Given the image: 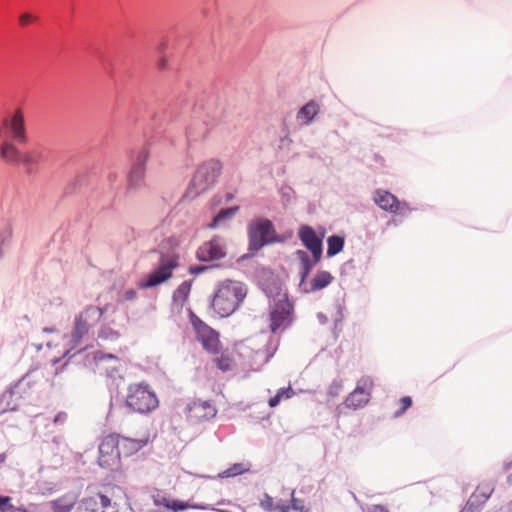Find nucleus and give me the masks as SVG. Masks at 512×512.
Instances as JSON below:
<instances>
[{
  "label": "nucleus",
  "instance_id": "nucleus-42",
  "mask_svg": "<svg viewBox=\"0 0 512 512\" xmlns=\"http://www.w3.org/2000/svg\"><path fill=\"white\" fill-rule=\"evenodd\" d=\"M281 512H307V510H301L296 508L282 507Z\"/></svg>",
  "mask_w": 512,
  "mask_h": 512
},
{
  "label": "nucleus",
  "instance_id": "nucleus-9",
  "mask_svg": "<svg viewBox=\"0 0 512 512\" xmlns=\"http://www.w3.org/2000/svg\"><path fill=\"white\" fill-rule=\"evenodd\" d=\"M293 305L286 294H278L270 311V329L273 333L292 322Z\"/></svg>",
  "mask_w": 512,
  "mask_h": 512
},
{
  "label": "nucleus",
  "instance_id": "nucleus-21",
  "mask_svg": "<svg viewBox=\"0 0 512 512\" xmlns=\"http://www.w3.org/2000/svg\"><path fill=\"white\" fill-rule=\"evenodd\" d=\"M334 277L328 271H318L311 282L308 284L306 281L303 286H300L303 292L305 293H313L324 289L328 285H330L333 281Z\"/></svg>",
  "mask_w": 512,
  "mask_h": 512
},
{
  "label": "nucleus",
  "instance_id": "nucleus-15",
  "mask_svg": "<svg viewBox=\"0 0 512 512\" xmlns=\"http://www.w3.org/2000/svg\"><path fill=\"white\" fill-rule=\"evenodd\" d=\"M225 256V247L220 238H213L203 243L197 250V257L201 261L219 260Z\"/></svg>",
  "mask_w": 512,
  "mask_h": 512
},
{
  "label": "nucleus",
  "instance_id": "nucleus-3",
  "mask_svg": "<svg viewBox=\"0 0 512 512\" xmlns=\"http://www.w3.org/2000/svg\"><path fill=\"white\" fill-rule=\"evenodd\" d=\"M125 404L133 412L147 414L158 407L159 400L148 384L133 383L128 386Z\"/></svg>",
  "mask_w": 512,
  "mask_h": 512
},
{
  "label": "nucleus",
  "instance_id": "nucleus-20",
  "mask_svg": "<svg viewBox=\"0 0 512 512\" xmlns=\"http://www.w3.org/2000/svg\"><path fill=\"white\" fill-rule=\"evenodd\" d=\"M0 157L1 159L10 165H21L22 152L17 148L16 142L10 141L9 139L0 140Z\"/></svg>",
  "mask_w": 512,
  "mask_h": 512
},
{
  "label": "nucleus",
  "instance_id": "nucleus-11",
  "mask_svg": "<svg viewBox=\"0 0 512 512\" xmlns=\"http://www.w3.org/2000/svg\"><path fill=\"white\" fill-rule=\"evenodd\" d=\"M373 381L365 376L358 380L355 389L345 399V406L354 410L364 407L370 399Z\"/></svg>",
  "mask_w": 512,
  "mask_h": 512
},
{
  "label": "nucleus",
  "instance_id": "nucleus-26",
  "mask_svg": "<svg viewBox=\"0 0 512 512\" xmlns=\"http://www.w3.org/2000/svg\"><path fill=\"white\" fill-rule=\"evenodd\" d=\"M43 159L42 153L36 149L22 152L21 164L26 166L39 164Z\"/></svg>",
  "mask_w": 512,
  "mask_h": 512
},
{
  "label": "nucleus",
  "instance_id": "nucleus-40",
  "mask_svg": "<svg viewBox=\"0 0 512 512\" xmlns=\"http://www.w3.org/2000/svg\"><path fill=\"white\" fill-rule=\"evenodd\" d=\"M126 300H132L136 297V291L133 289L127 290L124 294Z\"/></svg>",
  "mask_w": 512,
  "mask_h": 512
},
{
  "label": "nucleus",
  "instance_id": "nucleus-30",
  "mask_svg": "<svg viewBox=\"0 0 512 512\" xmlns=\"http://www.w3.org/2000/svg\"><path fill=\"white\" fill-rule=\"evenodd\" d=\"M293 395H294V391L292 390V388H291V387L281 388V389L277 392V394H276L275 396H273V397H271V398L269 399V406H270L271 408H274V407H276V406L280 403L281 399H283V398H285V399H289V398H291Z\"/></svg>",
  "mask_w": 512,
  "mask_h": 512
},
{
  "label": "nucleus",
  "instance_id": "nucleus-44",
  "mask_svg": "<svg viewBox=\"0 0 512 512\" xmlns=\"http://www.w3.org/2000/svg\"><path fill=\"white\" fill-rule=\"evenodd\" d=\"M508 483H509L510 485H512V475H510V476L508 477Z\"/></svg>",
  "mask_w": 512,
  "mask_h": 512
},
{
  "label": "nucleus",
  "instance_id": "nucleus-8",
  "mask_svg": "<svg viewBox=\"0 0 512 512\" xmlns=\"http://www.w3.org/2000/svg\"><path fill=\"white\" fill-rule=\"evenodd\" d=\"M121 454L118 445V434L105 436L98 447V465L112 470L120 464Z\"/></svg>",
  "mask_w": 512,
  "mask_h": 512
},
{
  "label": "nucleus",
  "instance_id": "nucleus-32",
  "mask_svg": "<svg viewBox=\"0 0 512 512\" xmlns=\"http://www.w3.org/2000/svg\"><path fill=\"white\" fill-rule=\"evenodd\" d=\"M214 362H215L217 368L223 372L231 370V368L233 366V359L228 354H221V356L217 357L214 360Z\"/></svg>",
  "mask_w": 512,
  "mask_h": 512
},
{
  "label": "nucleus",
  "instance_id": "nucleus-27",
  "mask_svg": "<svg viewBox=\"0 0 512 512\" xmlns=\"http://www.w3.org/2000/svg\"><path fill=\"white\" fill-rule=\"evenodd\" d=\"M327 243V255L334 256L343 249L344 239L339 236L333 235L328 238Z\"/></svg>",
  "mask_w": 512,
  "mask_h": 512
},
{
  "label": "nucleus",
  "instance_id": "nucleus-38",
  "mask_svg": "<svg viewBox=\"0 0 512 512\" xmlns=\"http://www.w3.org/2000/svg\"><path fill=\"white\" fill-rule=\"evenodd\" d=\"M287 508H296L305 510L304 501L301 499H297L294 497V492H292L291 505L286 506Z\"/></svg>",
  "mask_w": 512,
  "mask_h": 512
},
{
  "label": "nucleus",
  "instance_id": "nucleus-18",
  "mask_svg": "<svg viewBox=\"0 0 512 512\" xmlns=\"http://www.w3.org/2000/svg\"><path fill=\"white\" fill-rule=\"evenodd\" d=\"M148 156L146 153H141L134 166L132 167L128 177V189L136 190L141 188L145 183V166Z\"/></svg>",
  "mask_w": 512,
  "mask_h": 512
},
{
  "label": "nucleus",
  "instance_id": "nucleus-23",
  "mask_svg": "<svg viewBox=\"0 0 512 512\" xmlns=\"http://www.w3.org/2000/svg\"><path fill=\"white\" fill-rule=\"evenodd\" d=\"M296 256L298 260L300 261V283L299 286H303L304 282L306 281L310 271L312 270L313 266L317 264L319 261H315V258L313 260L309 257L307 252L303 250H298L296 252Z\"/></svg>",
  "mask_w": 512,
  "mask_h": 512
},
{
  "label": "nucleus",
  "instance_id": "nucleus-41",
  "mask_svg": "<svg viewBox=\"0 0 512 512\" xmlns=\"http://www.w3.org/2000/svg\"><path fill=\"white\" fill-rule=\"evenodd\" d=\"M205 269H206V267L197 266V267L190 268V272L193 273V274H198L200 272H203Z\"/></svg>",
  "mask_w": 512,
  "mask_h": 512
},
{
  "label": "nucleus",
  "instance_id": "nucleus-34",
  "mask_svg": "<svg viewBox=\"0 0 512 512\" xmlns=\"http://www.w3.org/2000/svg\"><path fill=\"white\" fill-rule=\"evenodd\" d=\"M244 471H245V468L243 467V464L237 463V464H234L232 467L221 472L219 474V477H221V478L234 477V476L242 474Z\"/></svg>",
  "mask_w": 512,
  "mask_h": 512
},
{
  "label": "nucleus",
  "instance_id": "nucleus-4",
  "mask_svg": "<svg viewBox=\"0 0 512 512\" xmlns=\"http://www.w3.org/2000/svg\"><path fill=\"white\" fill-rule=\"evenodd\" d=\"M6 139L20 145L28 143L26 114L23 108L14 109L0 121V140Z\"/></svg>",
  "mask_w": 512,
  "mask_h": 512
},
{
  "label": "nucleus",
  "instance_id": "nucleus-35",
  "mask_svg": "<svg viewBox=\"0 0 512 512\" xmlns=\"http://www.w3.org/2000/svg\"><path fill=\"white\" fill-rule=\"evenodd\" d=\"M163 505L174 512L186 510L190 505L186 502L164 499Z\"/></svg>",
  "mask_w": 512,
  "mask_h": 512
},
{
  "label": "nucleus",
  "instance_id": "nucleus-24",
  "mask_svg": "<svg viewBox=\"0 0 512 512\" xmlns=\"http://www.w3.org/2000/svg\"><path fill=\"white\" fill-rule=\"evenodd\" d=\"M318 113V103L311 100L298 111L297 120L303 125H308L314 120Z\"/></svg>",
  "mask_w": 512,
  "mask_h": 512
},
{
  "label": "nucleus",
  "instance_id": "nucleus-36",
  "mask_svg": "<svg viewBox=\"0 0 512 512\" xmlns=\"http://www.w3.org/2000/svg\"><path fill=\"white\" fill-rule=\"evenodd\" d=\"M400 408L395 411L394 416L400 417L405 411L412 406V398L410 396H404L399 400Z\"/></svg>",
  "mask_w": 512,
  "mask_h": 512
},
{
  "label": "nucleus",
  "instance_id": "nucleus-37",
  "mask_svg": "<svg viewBox=\"0 0 512 512\" xmlns=\"http://www.w3.org/2000/svg\"><path fill=\"white\" fill-rule=\"evenodd\" d=\"M36 20H37V17L33 16L32 14L24 13V14L20 15V17H19V24L21 26L25 27Z\"/></svg>",
  "mask_w": 512,
  "mask_h": 512
},
{
  "label": "nucleus",
  "instance_id": "nucleus-16",
  "mask_svg": "<svg viewBox=\"0 0 512 512\" xmlns=\"http://www.w3.org/2000/svg\"><path fill=\"white\" fill-rule=\"evenodd\" d=\"M151 442L149 435H143L139 438H130L118 435V445L121 456L130 457Z\"/></svg>",
  "mask_w": 512,
  "mask_h": 512
},
{
  "label": "nucleus",
  "instance_id": "nucleus-14",
  "mask_svg": "<svg viewBox=\"0 0 512 512\" xmlns=\"http://www.w3.org/2000/svg\"><path fill=\"white\" fill-rule=\"evenodd\" d=\"M374 201L381 209L391 213H403L409 210L406 203H401L396 196L386 190H376Z\"/></svg>",
  "mask_w": 512,
  "mask_h": 512
},
{
  "label": "nucleus",
  "instance_id": "nucleus-19",
  "mask_svg": "<svg viewBox=\"0 0 512 512\" xmlns=\"http://www.w3.org/2000/svg\"><path fill=\"white\" fill-rule=\"evenodd\" d=\"M82 506L86 512H105L106 508L111 506V499L97 492L83 498Z\"/></svg>",
  "mask_w": 512,
  "mask_h": 512
},
{
  "label": "nucleus",
  "instance_id": "nucleus-13",
  "mask_svg": "<svg viewBox=\"0 0 512 512\" xmlns=\"http://www.w3.org/2000/svg\"><path fill=\"white\" fill-rule=\"evenodd\" d=\"M216 413L217 410L210 401L194 400L185 408L187 418L196 422L211 419Z\"/></svg>",
  "mask_w": 512,
  "mask_h": 512
},
{
  "label": "nucleus",
  "instance_id": "nucleus-33",
  "mask_svg": "<svg viewBox=\"0 0 512 512\" xmlns=\"http://www.w3.org/2000/svg\"><path fill=\"white\" fill-rule=\"evenodd\" d=\"M11 497L0 495V512H27L26 510L13 507Z\"/></svg>",
  "mask_w": 512,
  "mask_h": 512
},
{
  "label": "nucleus",
  "instance_id": "nucleus-5",
  "mask_svg": "<svg viewBox=\"0 0 512 512\" xmlns=\"http://www.w3.org/2000/svg\"><path fill=\"white\" fill-rule=\"evenodd\" d=\"M104 314L102 308L89 305L83 312L75 317L74 328L71 332V343L74 347L78 346L83 338L88 335L90 328L100 321Z\"/></svg>",
  "mask_w": 512,
  "mask_h": 512
},
{
  "label": "nucleus",
  "instance_id": "nucleus-7",
  "mask_svg": "<svg viewBox=\"0 0 512 512\" xmlns=\"http://www.w3.org/2000/svg\"><path fill=\"white\" fill-rule=\"evenodd\" d=\"M248 235L250 250L257 251L274 240L275 230L270 220L259 218L249 224Z\"/></svg>",
  "mask_w": 512,
  "mask_h": 512
},
{
  "label": "nucleus",
  "instance_id": "nucleus-43",
  "mask_svg": "<svg viewBox=\"0 0 512 512\" xmlns=\"http://www.w3.org/2000/svg\"><path fill=\"white\" fill-rule=\"evenodd\" d=\"M61 416H62V414L57 415L55 418V422H57L58 420H61ZM63 416H65V415L63 414Z\"/></svg>",
  "mask_w": 512,
  "mask_h": 512
},
{
  "label": "nucleus",
  "instance_id": "nucleus-25",
  "mask_svg": "<svg viewBox=\"0 0 512 512\" xmlns=\"http://www.w3.org/2000/svg\"><path fill=\"white\" fill-rule=\"evenodd\" d=\"M77 502L74 494H65L50 502L53 512H71Z\"/></svg>",
  "mask_w": 512,
  "mask_h": 512
},
{
  "label": "nucleus",
  "instance_id": "nucleus-2",
  "mask_svg": "<svg viewBox=\"0 0 512 512\" xmlns=\"http://www.w3.org/2000/svg\"><path fill=\"white\" fill-rule=\"evenodd\" d=\"M223 164L219 159L211 158L202 162L191 179L187 193L196 197L211 189L222 173Z\"/></svg>",
  "mask_w": 512,
  "mask_h": 512
},
{
  "label": "nucleus",
  "instance_id": "nucleus-39",
  "mask_svg": "<svg viewBox=\"0 0 512 512\" xmlns=\"http://www.w3.org/2000/svg\"><path fill=\"white\" fill-rule=\"evenodd\" d=\"M167 64H168V61L165 57H161L158 61H157V68L159 70H165L167 68Z\"/></svg>",
  "mask_w": 512,
  "mask_h": 512
},
{
  "label": "nucleus",
  "instance_id": "nucleus-28",
  "mask_svg": "<svg viewBox=\"0 0 512 512\" xmlns=\"http://www.w3.org/2000/svg\"><path fill=\"white\" fill-rule=\"evenodd\" d=\"M293 395H294V391L292 390V388H291V387L281 388V389L277 392V394H276L275 396H273V397H271V398L269 399V406H270L271 408H274V407H276V406L280 403L281 399H283V398H285V399H289V398H291Z\"/></svg>",
  "mask_w": 512,
  "mask_h": 512
},
{
  "label": "nucleus",
  "instance_id": "nucleus-6",
  "mask_svg": "<svg viewBox=\"0 0 512 512\" xmlns=\"http://www.w3.org/2000/svg\"><path fill=\"white\" fill-rule=\"evenodd\" d=\"M179 266V256L176 254L161 255L158 267L148 274L145 282L140 284L141 288L158 286L172 277L174 269Z\"/></svg>",
  "mask_w": 512,
  "mask_h": 512
},
{
  "label": "nucleus",
  "instance_id": "nucleus-12",
  "mask_svg": "<svg viewBox=\"0 0 512 512\" xmlns=\"http://www.w3.org/2000/svg\"><path fill=\"white\" fill-rule=\"evenodd\" d=\"M493 491L494 485L491 482L480 483L460 512H480Z\"/></svg>",
  "mask_w": 512,
  "mask_h": 512
},
{
  "label": "nucleus",
  "instance_id": "nucleus-10",
  "mask_svg": "<svg viewBox=\"0 0 512 512\" xmlns=\"http://www.w3.org/2000/svg\"><path fill=\"white\" fill-rule=\"evenodd\" d=\"M191 323L196 332V338L203 348L209 353H218L220 350L218 333L194 314L191 315Z\"/></svg>",
  "mask_w": 512,
  "mask_h": 512
},
{
  "label": "nucleus",
  "instance_id": "nucleus-31",
  "mask_svg": "<svg viewBox=\"0 0 512 512\" xmlns=\"http://www.w3.org/2000/svg\"><path fill=\"white\" fill-rule=\"evenodd\" d=\"M238 210V207L222 209L213 219V222L210 224V227H217L224 219L232 217L235 212Z\"/></svg>",
  "mask_w": 512,
  "mask_h": 512
},
{
  "label": "nucleus",
  "instance_id": "nucleus-29",
  "mask_svg": "<svg viewBox=\"0 0 512 512\" xmlns=\"http://www.w3.org/2000/svg\"><path fill=\"white\" fill-rule=\"evenodd\" d=\"M293 395H294V391L292 390V388H291V387L281 388V389L277 392V394H276L275 396H273V397H271V398L269 399V406H270L271 408H274V407H276V406L280 403L281 399H283V398H285V399H289V398H291Z\"/></svg>",
  "mask_w": 512,
  "mask_h": 512
},
{
  "label": "nucleus",
  "instance_id": "nucleus-1",
  "mask_svg": "<svg viewBox=\"0 0 512 512\" xmlns=\"http://www.w3.org/2000/svg\"><path fill=\"white\" fill-rule=\"evenodd\" d=\"M246 286L233 280H225L217 285L212 300V308L220 317L233 314L246 297Z\"/></svg>",
  "mask_w": 512,
  "mask_h": 512
},
{
  "label": "nucleus",
  "instance_id": "nucleus-17",
  "mask_svg": "<svg viewBox=\"0 0 512 512\" xmlns=\"http://www.w3.org/2000/svg\"><path fill=\"white\" fill-rule=\"evenodd\" d=\"M299 238L305 247L311 251L315 261H319L322 255V242L315 233V231L307 225L299 229Z\"/></svg>",
  "mask_w": 512,
  "mask_h": 512
},
{
  "label": "nucleus",
  "instance_id": "nucleus-22",
  "mask_svg": "<svg viewBox=\"0 0 512 512\" xmlns=\"http://www.w3.org/2000/svg\"><path fill=\"white\" fill-rule=\"evenodd\" d=\"M192 288V281H183L174 291L172 304L177 310H182L187 302Z\"/></svg>",
  "mask_w": 512,
  "mask_h": 512
}]
</instances>
